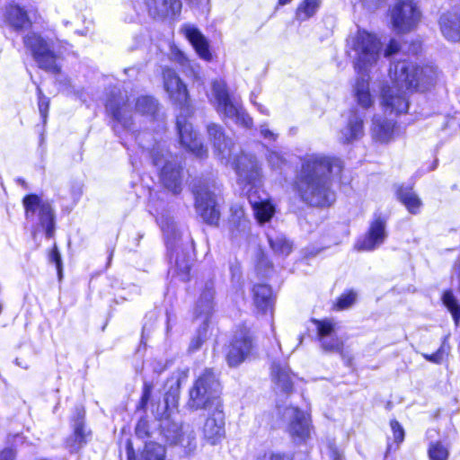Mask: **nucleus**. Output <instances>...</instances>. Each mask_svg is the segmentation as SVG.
Masks as SVG:
<instances>
[{
  "label": "nucleus",
  "mask_w": 460,
  "mask_h": 460,
  "mask_svg": "<svg viewBox=\"0 0 460 460\" xmlns=\"http://www.w3.org/2000/svg\"><path fill=\"white\" fill-rule=\"evenodd\" d=\"M208 133L213 141L217 155L226 164L233 159V166L238 175L241 185L250 186L247 190L248 200L253 209L254 216L261 224L268 222L275 214V207L267 194L260 190L261 168L254 155L242 154L235 159V146L230 138H226L220 126H208Z\"/></svg>",
  "instance_id": "obj_1"
},
{
  "label": "nucleus",
  "mask_w": 460,
  "mask_h": 460,
  "mask_svg": "<svg viewBox=\"0 0 460 460\" xmlns=\"http://www.w3.org/2000/svg\"><path fill=\"white\" fill-rule=\"evenodd\" d=\"M340 172L341 163L321 154L306 155L295 180V190L301 200L313 207H326L335 200L330 174Z\"/></svg>",
  "instance_id": "obj_2"
},
{
  "label": "nucleus",
  "mask_w": 460,
  "mask_h": 460,
  "mask_svg": "<svg viewBox=\"0 0 460 460\" xmlns=\"http://www.w3.org/2000/svg\"><path fill=\"white\" fill-rule=\"evenodd\" d=\"M391 85L382 89V103L385 109L397 114L406 112L409 107L406 91H426L438 79V72L432 66H416L408 60L393 63L389 69Z\"/></svg>",
  "instance_id": "obj_3"
},
{
  "label": "nucleus",
  "mask_w": 460,
  "mask_h": 460,
  "mask_svg": "<svg viewBox=\"0 0 460 460\" xmlns=\"http://www.w3.org/2000/svg\"><path fill=\"white\" fill-rule=\"evenodd\" d=\"M348 46L358 74H368L378 64L382 44L376 35L367 31H358L349 40Z\"/></svg>",
  "instance_id": "obj_4"
},
{
  "label": "nucleus",
  "mask_w": 460,
  "mask_h": 460,
  "mask_svg": "<svg viewBox=\"0 0 460 460\" xmlns=\"http://www.w3.org/2000/svg\"><path fill=\"white\" fill-rule=\"evenodd\" d=\"M158 108L157 102L150 96H141L135 103L133 111L129 98L119 95H112L106 102V110L112 116L114 120L126 129H130L133 124L134 115L154 116Z\"/></svg>",
  "instance_id": "obj_5"
},
{
  "label": "nucleus",
  "mask_w": 460,
  "mask_h": 460,
  "mask_svg": "<svg viewBox=\"0 0 460 460\" xmlns=\"http://www.w3.org/2000/svg\"><path fill=\"white\" fill-rule=\"evenodd\" d=\"M220 384L210 369H206L190 390L187 405L191 410H212L221 407L219 398Z\"/></svg>",
  "instance_id": "obj_6"
},
{
  "label": "nucleus",
  "mask_w": 460,
  "mask_h": 460,
  "mask_svg": "<svg viewBox=\"0 0 460 460\" xmlns=\"http://www.w3.org/2000/svg\"><path fill=\"white\" fill-rule=\"evenodd\" d=\"M209 100L220 116L230 119L235 124L245 128H251L253 126L252 119L243 106L235 99H231L229 96L224 81L215 80L212 83Z\"/></svg>",
  "instance_id": "obj_7"
},
{
  "label": "nucleus",
  "mask_w": 460,
  "mask_h": 460,
  "mask_svg": "<svg viewBox=\"0 0 460 460\" xmlns=\"http://www.w3.org/2000/svg\"><path fill=\"white\" fill-rule=\"evenodd\" d=\"M390 14L393 28L399 33L414 30L421 18V12L414 0H396Z\"/></svg>",
  "instance_id": "obj_8"
},
{
  "label": "nucleus",
  "mask_w": 460,
  "mask_h": 460,
  "mask_svg": "<svg viewBox=\"0 0 460 460\" xmlns=\"http://www.w3.org/2000/svg\"><path fill=\"white\" fill-rule=\"evenodd\" d=\"M23 43L31 52L40 68L52 73L59 72V67L56 63V55L43 38L34 32H30L23 38Z\"/></svg>",
  "instance_id": "obj_9"
},
{
  "label": "nucleus",
  "mask_w": 460,
  "mask_h": 460,
  "mask_svg": "<svg viewBox=\"0 0 460 460\" xmlns=\"http://www.w3.org/2000/svg\"><path fill=\"white\" fill-rule=\"evenodd\" d=\"M23 43L31 52L40 68L52 73L59 72V67L56 63V55L43 38L34 32H30L23 38Z\"/></svg>",
  "instance_id": "obj_10"
},
{
  "label": "nucleus",
  "mask_w": 460,
  "mask_h": 460,
  "mask_svg": "<svg viewBox=\"0 0 460 460\" xmlns=\"http://www.w3.org/2000/svg\"><path fill=\"white\" fill-rule=\"evenodd\" d=\"M26 218H32L38 214L40 225L46 232L47 237L54 234V213L51 205L37 195H28L23 199Z\"/></svg>",
  "instance_id": "obj_11"
},
{
  "label": "nucleus",
  "mask_w": 460,
  "mask_h": 460,
  "mask_svg": "<svg viewBox=\"0 0 460 460\" xmlns=\"http://www.w3.org/2000/svg\"><path fill=\"white\" fill-rule=\"evenodd\" d=\"M195 206L202 219L209 225H217L220 212L214 191L208 185H200L194 190Z\"/></svg>",
  "instance_id": "obj_12"
},
{
  "label": "nucleus",
  "mask_w": 460,
  "mask_h": 460,
  "mask_svg": "<svg viewBox=\"0 0 460 460\" xmlns=\"http://www.w3.org/2000/svg\"><path fill=\"white\" fill-rule=\"evenodd\" d=\"M167 155L164 150H153V163L156 167H161L160 179L164 187L173 193H179L181 190V168L168 161Z\"/></svg>",
  "instance_id": "obj_13"
},
{
  "label": "nucleus",
  "mask_w": 460,
  "mask_h": 460,
  "mask_svg": "<svg viewBox=\"0 0 460 460\" xmlns=\"http://www.w3.org/2000/svg\"><path fill=\"white\" fill-rule=\"evenodd\" d=\"M385 226V219L380 216H376L370 224L368 232L356 243V249L358 251L370 252L378 248L384 243L387 236Z\"/></svg>",
  "instance_id": "obj_14"
},
{
  "label": "nucleus",
  "mask_w": 460,
  "mask_h": 460,
  "mask_svg": "<svg viewBox=\"0 0 460 460\" xmlns=\"http://www.w3.org/2000/svg\"><path fill=\"white\" fill-rule=\"evenodd\" d=\"M204 438L212 445L225 437V420L221 407L208 410V417L202 426Z\"/></svg>",
  "instance_id": "obj_15"
},
{
  "label": "nucleus",
  "mask_w": 460,
  "mask_h": 460,
  "mask_svg": "<svg viewBox=\"0 0 460 460\" xmlns=\"http://www.w3.org/2000/svg\"><path fill=\"white\" fill-rule=\"evenodd\" d=\"M160 225L166 238L167 247L172 251L171 259L174 256V262L177 269L182 273H188L190 269V256L183 252L180 254L178 248H174L173 241L177 236L174 223L169 220H161Z\"/></svg>",
  "instance_id": "obj_16"
},
{
  "label": "nucleus",
  "mask_w": 460,
  "mask_h": 460,
  "mask_svg": "<svg viewBox=\"0 0 460 460\" xmlns=\"http://www.w3.org/2000/svg\"><path fill=\"white\" fill-rule=\"evenodd\" d=\"M163 77L164 89L170 99L180 106L186 105L189 98L187 87L176 72L171 68H164Z\"/></svg>",
  "instance_id": "obj_17"
},
{
  "label": "nucleus",
  "mask_w": 460,
  "mask_h": 460,
  "mask_svg": "<svg viewBox=\"0 0 460 460\" xmlns=\"http://www.w3.org/2000/svg\"><path fill=\"white\" fill-rule=\"evenodd\" d=\"M317 334L321 346L327 352H341L343 348V342L336 335L333 334L335 330V323L330 319L314 320Z\"/></svg>",
  "instance_id": "obj_18"
},
{
  "label": "nucleus",
  "mask_w": 460,
  "mask_h": 460,
  "mask_svg": "<svg viewBox=\"0 0 460 460\" xmlns=\"http://www.w3.org/2000/svg\"><path fill=\"white\" fill-rule=\"evenodd\" d=\"M252 349V339L248 332H241L236 334L226 355L229 366L235 367L242 363L250 354Z\"/></svg>",
  "instance_id": "obj_19"
},
{
  "label": "nucleus",
  "mask_w": 460,
  "mask_h": 460,
  "mask_svg": "<svg viewBox=\"0 0 460 460\" xmlns=\"http://www.w3.org/2000/svg\"><path fill=\"white\" fill-rule=\"evenodd\" d=\"M144 4L154 18H173L181 11V0H144Z\"/></svg>",
  "instance_id": "obj_20"
},
{
  "label": "nucleus",
  "mask_w": 460,
  "mask_h": 460,
  "mask_svg": "<svg viewBox=\"0 0 460 460\" xmlns=\"http://www.w3.org/2000/svg\"><path fill=\"white\" fill-rule=\"evenodd\" d=\"M285 420H288V430L292 436L305 438L309 435V423L305 412L298 408L288 407L283 412Z\"/></svg>",
  "instance_id": "obj_21"
},
{
  "label": "nucleus",
  "mask_w": 460,
  "mask_h": 460,
  "mask_svg": "<svg viewBox=\"0 0 460 460\" xmlns=\"http://www.w3.org/2000/svg\"><path fill=\"white\" fill-rule=\"evenodd\" d=\"M177 128L180 135L181 144L198 156H202L206 152L201 142L198 139L197 134L193 131L191 124L185 119H177Z\"/></svg>",
  "instance_id": "obj_22"
},
{
  "label": "nucleus",
  "mask_w": 460,
  "mask_h": 460,
  "mask_svg": "<svg viewBox=\"0 0 460 460\" xmlns=\"http://www.w3.org/2000/svg\"><path fill=\"white\" fill-rule=\"evenodd\" d=\"M163 432L165 439L172 445H181L184 447L190 446L194 439L192 431L187 433L183 427L176 422L165 420L162 424Z\"/></svg>",
  "instance_id": "obj_23"
},
{
  "label": "nucleus",
  "mask_w": 460,
  "mask_h": 460,
  "mask_svg": "<svg viewBox=\"0 0 460 460\" xmlns=\"http://www.w3.org/2000/svg\"><path fill=\"white\" fill-rule=\"evenodd\" d=\"M439 22L446 39L451 41L460 40V9L444 13Z\"/></svg>",
  "instance_id": "obj_24"
},
{
  "label": "nucleus",
  "mask_w": 460,
  "mask_h": 460,
  "mask_svg": "<svg viewBox=\"0 0 460 460\" xmlns=\"http://www.w3.org/2000/svg\"><path fill=\"white\" fill-rule=\"evenodd\" d=\"M182 30L198 55L205 60H210L211 53L208 49V43L200 31L191 25H185Z\"/></svg>",
  "instance_id": "obj_25"
},
{
  "label": "nucleus",
  "mask_w": 460,
  "mask_h": 460,
  "mask_svg": "<svg viewBox=\"0 0 460 460\" xmlns=\"http://www.w3.org/2000/svg\"><path fill=\"white\" fill-rule=\"evenodd\" d=\"M358 77L354 85V97L358 105L362 108H368L373 104V97L369 91L368 74H358Z\"/></svg>",
  "instance_id": "obj_26"
},
{
  "label": "nucleus",
  "mask_w": 460,
  "mask_h": 460,
  "mask_svg": "<svg viewBox=\"0 0 460 460\" xmlns=\"http://www.w3.org/2000/svg\"><path fill=\"white\" fill-rule=\"evenodd\" d=\"M363 135V120L356 112H353L347 125L341 130L340 140L343 143H349L359 138Z\"/></svg>",
  "instance_id": "obj_27"
},
{
  "label": "nucleus",
  "mask_w": 460,
  "mask_h": 460,
  "mask_svg": "<svg viewBox=\"0 0 460 460\" xmlns=\"http://www.w3.org/2000/svg\"><path fill=\"white\" fill-rule=\"evenodd\" d=\"M188 376V371H181L174 374L167 381V385L170 386L165 394L164 403L166 408H174L177 405L178 397L181 382L185 381Z\"/></svg>",
  "instance_id": "obj_28"
},
{
  "label": "nucleus",
  "mask_w": 460,
  "mask_h": 460,
  "mask_svg": "<svg viewBox=\"0 0 460 460\" xmlns=\"http://www.w3.org/2000/svg\"><path fill=\"white\" fill-rule=\"evenodd\" d=\"M6 19L15 30H23L31 24L28 12L18 4H11L7 7Z\"/></svg>",
  "instance_id": "obj_29"
},
{
  "label": "nucleus",
  "mask_w": 460,
  "mask_h": 460,
  "mask_svg": "<svg viewBox=\"0 0 460 460\" xmlns=\"http://www.w3.org/2000/svg\"><path fill=\"white\" fill-rule=\"evenodd\" d=\"M398 199L404 205L406 209L413 215L419 214L422 207V201L412 188L400 187L397 190Z\"/></svg>",
  "instance_id": "obj_30"
},
{
  "label": "nucleus",
  "mask_w": 460,
  "mask_h": 460,
  "mask_svg": "<svg viewBox=\"0 0 460 460\" xmlns=\"http://www.w3.org/2000/svg\"><path fill=\"white\" fill-rule=\"evenodd\" d=\"M271 376L276 385V389H279L283 393L291 392L293 382L288 367L274 364L271 368Z\"/></svg>",
  "instance_id": "obj_31"
},
{
  "label": "nucleus",
  "mask_w": 460,
  "mask_h": 460,
  "mask_svg": "<svg viewBox=\"0 0 460 460\" xmlns=\"http://www.w3.org/2000/svg\"><path fill=\"white\" fill-rule=\"evenodd\" d=\"M253 301L255 306L261 312L265 313L271 308L272 292L271 288L267 285H256L253 289Z\"/></svg>",
  "instance_id": "obj_32"
},
{
  "label": "nucleus",
  "mask_w": 460,
  "mask_h": 460,
  "mask_svg": "<svg viewBox=\"0 0 460 460\" xmlns=\"http://www.w3.org/2000/svg\"><path fill=\"white\" fill-rule=\"evenodd\" d=\"M394 131V123L388 119H382L375 116L373 119L372 134L373 137L380 142H387L391 138Z\"/></svg>",
  "instance_id": "obj_33"
},
{
  "label": "nucleus",
  "mask_w": 460,
  "mask_h": 460,
  "mask_svg": "<svg viewBox=\"0 0 460 460\" xmlns=\"http://www.w3.org/2000/svg\"><path fill=\"white\" fill-rule=\"evenodd\" d=\"M214 282H206L197 304V310L199 314H208L213 308Z\"/></svg>",
  "instance_id": "obj_34"
},
{
  "label": "nucleus",
  "mask_w": 460,
  "mask_h": 460,
  "mask_svg": "<svg viewBox=\"0 0 460 460\" xmlns=\"http://www.w3.org/2000/svg\"><path fill=\"white\" fill-rule=\"evenodd\" d=\"M83 416H79L74 424V434L67 439L66 445L71 451L78 450L85 443L89 435L84 429Z\"/></svg>",
  "instance_id": "obj_35"
},
{
  "label": "nucleus",
  "mask_w": 460,
  "mask_h": 460,
  "mask_svg": "<svg viewBox=\"0 0 460 460\" xmlns=\"http://www.w3.org/2000/svg\"><path fill=\"white\" fill-rule=\"evenodd\" d=\"M268 240L271 249L276 254L288 256L292 252V243L283 234H268Z\"/></svg>",
  "instance_id": "obj_36"
},
{
  "label": "nucleus",
  "mask_w": 460,
  "mask_h": 460,
  "mask_svg": "<svg viewBox=\"0 0 460 460\" xmlns=\"http://www.w3.org/2000/svg\"><path fill=\"white\" fill-rule=\"evenodd\" d=\"M139 460H165V448L155 442L147 443Z\"/></svg>",
  "instance_id": "obj_37"
},
{
  "label": "nucleus",
  "mask_w": 460,
  "mask_h": 460,
  "mask_svg": "<svg viewBox=\"0 0 460 460\" xmlns=\"http://www.w3.org/2000/svg\"><path fill=\"white\" fill-rule=\"evenodd\" d=\"M321 0H304L296 10V18L305 21L312 17L318 10Z\"/></svg>",
  "instance_id": "obj_38"
},
{
  "label": "nucleus",
  "mask_w": 460,
  "mask_h": 460,
  "mask_svg": "<svg viewBox=\"0 0 460 460\" xmlns=\"http://www.w3.org/2000/svg\"><path fill=\"white\" fill-rule=\"evenodd\" d=\"M248 220L244 217L242 210L238 211L231 220V234L233 238L245 234L248 230Z\"/></svg>",
  "instance_id": "obj_39"
},
{
  "label": "nucleus",
  "mask_w": 460,
  "mask_h": 460,
  "mask_svg": "<svg viewBox=\"0 0 460 460\" xmlns=\"http://www.w3.org/2000/svg\"><path fill=\"white\" fill-rule=\"evenodd\" d=\"M443 303L451 312L456 324H458L460 320V306L457 305L456 299L451 291H447L444 293Z\"/></svg>",
  "instance_id": "obj_40"
},
{
  "label": "nucleus",
  "mask_w": 460,
  "mask_h": 460,
  "mask_svg": "<svg viewBox=\"0 0 460 460\" xmlns=\"http://www.w3.org/2000/svg\"><path fill=\"white\" fill-rule=\"evenodd\" d=\"M428 453L430 460H447L449 455L448 449L440 442L431 443Z\"/></svg>",
  "instance_id": "obj_41"
},
{
  "label": "nucleus",
  "mask_w": 460,
  "mask_h": 460,
  "mask_svg": "<svg viewBox=\"0 0 460 460\" xmlns=\"http://www.w3.org/2000/svg\"><path fill=\"white\" fill-rule=\"evenodd\" d=\"M37 92H38V107L40 114L43 119V122L45 123L48 117L49 108V98L45 96L42 93V90L40 86H37Z\"/></svg>",
  "instance_id": "obj_42"
},
{
  "label": "nucleus",
  "mask_w": 460,
  "mask_h": 460,
  "mask_svg": "<svg viewBox=\"0 0 460 460\" xmlns=\"http://www.w3.org/2000/svg\"><path fill=\"white\" fill-rule=\"evenodd\" d=\"M357 295L353 291H349L340 296L337 301L336 306L340 310L347 309L350 307L356 301Z\"/></svg>",
  "instance_id": "obj_43"
},
{
  "label": "nucleus",
  "mask_w": 460,
  "mask_h": 460,
  "mask_svg": "<svg viewBox=\"0 0 460 460\" xmlns=\"http://www.w3.org/2000/svg\"><path fill=\"white\" fill-rule=\"evenodd\" d=\"M268 163L273 170L281 169L285 164L286 160L278 152L270 151L268 155Z\"/></svg>",
  "instance_id": "obj_44"
},
{
  "label": "nucleus",
  "mask_w": 460,
  "mask_h": 460,
  "mask_svg": "<svg viewBox=\"0 0 460 460\" xmlns=\"http://www.w3.org/2000/svg\"><path fill=\"white\" fill-rule=\"evenodd\" d=\"M207 338V327L204 326L201 331H199L197 337L193 338L190 343L189 350L190 351H196L198 350L204 341Z\"/></svg>",
  "instance_id": "obj_45"
},
{
  "label": "nucleus",
  "mask_w": 460,
  "mask_h": 460,
  "mask_svg": "<svg viewBox=\"0 0 460 460\" xmlns=\"http://www.w3.org/2000/svg\"><path fill=\"white\" fill-rule=\"evenodd\" d=\"M390 426L393 431L394 439L396 443H401L404 439V429L397 420H391Z\"/></svg>",
  "instance_id": "obj_46"
},
{
  "label": "nucleus",
  "mask_w": 460,
  "mask_h": 460,
  "mask_svg": "<svg viewBox=\"0 0 460 460\" xmlns=\"http://www.w3.org/2000/svg\"><path fill=\"white\" fill-rule=\"evenodd\" d=\"M152 385L146 382L144 384V387H143V394L141 396V400L139 402V405H138V408L139 409H144L146 407V405L147 404L149 399H150V396H151V393H152Z\"/></svg>",
  "instance_id": "obj_47"
},
{
  "label": "nucleus",
  "mask_w": 460,
  "mask_h": 460,
  "mask_svg": "<svg viewBox=\"0 0 460 460\" xmlns=\"http://www.w3.org/2000/svg\"><path fill=\"white\" fill-rule=\"evenodd\" d=\"M260 133L264 139L269 141H275L278 137L276 133L269 128L267 124H261L260 126Z\"/></svg>",
  "instance_id": "obj_48"
},
{
  "label": "nucleus",
  "mask_w": 460,
  "mask_h": 460,
  "mask_svg": "<svg viewBox=\"0 0 460 460\" xmlns=\"http://www.w3.org/2000/svg\"><path fill=\"white\" fill-rule=\"evenodd\" d=\"M49 258L51 262H54L56 264L58 272H60V270H61V256H60V253L56 245H54L52 251L49 252Z\"/></svg>",
  "instance_id": "obj_49"
},
{
  "label": "nucleus",
  "mask_w": 460,
  "mask_h": 460,
  "mask_svg": "<svg viewBox=\"0 0 460 460\" xmlns=\"http://www.w3.org/2000/svg\"><path fill=\"white\" fill-rule=\"evenodd\" d=\"M400 49V44L395 40H391L386 49L385 50V55L386 57H389L391 55H394L397 53Z\"/></svg>",
  "instance_id": "obj_50"
},
{
  "label": "nucleus",
  "mask_w": 460,
  "mask_h": 460,
  "mask_svg": "<svg viewBox=\"0 0 460 460\" xmlns=\"http://www.w3.org/2000/svg\"><path fill=\"white\" fill-rule=\"evenodd\" d=\"M257 460H290V458L285 455L268 453L264 454Z\"/></svg>",
  "instance_id": "obj_51"
},
{
  "label": "nucleus",
  "mask_w": 460,
  "mask_h": 460,
  "mask_svg": "<svg viewBox=\"0 0 460 460\" xmlns=\"http://www.w3.org/2000/svg\"><path fill=\"white\" fill-rule=\"evenodd\" d=\"M424 358L433 363H440L443 359V351L441 349H438L436 353H433L431 355L425 354Z\"/></svg>",
  "instance_id": "obj_52"
},
{
  "label": "nucleus",
  "mask_w": 460,
  "mask_h": 460,
  "mask_svg": "<svg viewBox=\"0 0 460 460\" xmlns=\"http://www.w3.org/2000/svg\"><path fill=\"white\" fill-rule=\"evenodd\" d=\"M15 455L12 449H4L0 453V460H14Z\"/></svg>",
  "instance_id": "obj_53"
},
{
  "label": "nucleus",
  "mask_w": 460,
  "mask_h": 460,
  "mask_svg": "<svg viewBox=\"0 0 460 460\" xmlns=\"http://www.w3.org/2000/svg\"><path fill=\"white\" fill-rule=\"evenodd\" d=\"M252 102L254 103V105H256V106H257L258 111H259L261 113L265 114V115H269V111H268V109H266L263 105H261V104H258V103H256V102H253V101H252Z\"/></svg>",
  "instance_id": "obj_54"
},
{
  "label": "nucleus",
  "mask_w": 460,
  "mask_h": 460,
  "mask_svg": "<svg viewBox=\"0 0 460 460\" xmlns=\"http://www.w3.org/2000/svg\"><path fill=\"white\" fill-rule=\"evenodd\" d=\"M15 364L24 369H28L29 368V365L27 362H23V361H21L20 358H15Z\"/></svg>",
  "instance_id": "obj_55"
},
{
  "label": "nucleus",
  "mask_w": 460,
  "mask_h": 460,
  "mask_svg": "<svg viewBox=\"0 0 460 460\" xmlns=\"http://www.w3.org/2000/svg\"><path fill=\"white\" fill-rule=\"evenodd\" d=\"M207 0H189V3L191 6H199Z\"/></svg>",
  "instance_id": "obj_56"
},
{
  "label": "nucleus",
  "mask_w": 460,
  "mask_h": 460,
  "mask_svg": "<svg viewBox=\"0 0 460 460\" xmlns=\"http://www.w3.org/2000/svg\"><path fill=\"white\" fill-rule=\"evenodd\" d=\"M291 1L292 0H279V4L280 5H285V4H288V3H290Z\"/></svg>",
  "instance_id": "obj_57"
},
{
  "label": "nucleus",
  "mask_w": 460,
  "mask_h": 460,
  "mask_svg": "<svg viewBox=\"0 0 460 460\" xmlns=\"http://www.w3.org/2000/svg\"><path fill=\"white\" fill-rule=\"evenodd\" d=\"M340 460V459H339Z\"/></svg>",
  "instance_id": "obj_58"
}]
</instances>
